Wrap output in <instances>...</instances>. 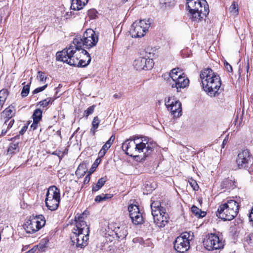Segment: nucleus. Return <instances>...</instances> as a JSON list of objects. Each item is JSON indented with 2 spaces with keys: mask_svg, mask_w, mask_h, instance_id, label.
<instances>
[{
  "mask_svg": "<svg viewBox=\"0 0 253 253\" xmlns=\"http://www.w3.org/2000/svg\"><path fill=\"white\" fill-rule=\"evenodd\" d=\"M56 57L58 61L78 67H85L91 61V57L86 50L72 44L57 52Z\"/></svg>",
  "mask_w": 253,
  "mask_h": 253,
  "instance_id": "nucleus-1",
  "label": "nucleus"
},
{
  "mask_svg": "<svg viewBox=\"0 0 253 253\" xmlns=\"http://www.w3.org/2000/svg\"><path fill=\"white\" fill-rule=\"evenodd\" d=\"M86 217L84 213L75 217V226L72 230L70 238L73 244L78 248L83 249L86 246L89 239V227L84 221Z\"/></svg>",
  "mask_w": 253,
  "mask_h": 253,
  "instance_id": "nucleus-2",
  "label": "nucleus"
},
{
  "mask_svg": "<svg viewBox=\"0 0 253 253\" xmlns=\"http://www.w3.org/2000/svg\"><path fill=\"white\" fill-rule=\"evenodd\" d=\"M204 90L210 96H218L221 92L220 77L210 68L201 71L200 75Z\"/></svg>",
  "mask_w": 253,
  "mask_h": 253,
  "instance_id": "nucleus-3",
  "label": "nucleus"
},
{
  "mask_svg": "<svg viewBox=\"0 0 253 253\" xmlns=\"http://www.w3.org/2000/svg\"><path fill=\"white\" fill-rule=\"evenodd\" d=\"M151 213L154 222L159 228H164L168 224L169 216L167 212L168 206L164 204L163 196L155 195L151 199Z\"/></svg>",
  "mask_w": 253,
  "mask_h": 253,
  "instance_id": "nucleus-4",
  "label": "nucleus"
},
{
  "mask_svg": "<svg viewBox=\"0 0 253 253\" xmlns=\"http://www.w3.org/2000/svg\"><path fill=\"white\" fill-rule=\"evenodd\" d=\"M186 6L193 21L199 22L205 19L210 12L206 0H187Z\"/></svg>",
  "mask_w": 253,
  "mask_h": 253,
  "instance_id": "nucleus-5",
  "label": "nucleus"
},
{
  "mask_svg": "<svg viewBox=\"0 0 253 253\" xmlns=\"http://www.w3.org/2000/svg\"><path fill=\"white\" fill-rule=\"evenodd\" d=\"M239 208L240 205L237 201L228 200L226 203L219 205L216 215L223 221H230L237 215Z\"/></svg>",
  "mask_w": 253,
  "mask_h": 253,
  "instance_id": "nucleus-6",
  "label": "nucleus"
},
{
  "mask_svg": "<svg viewBox=\"0 0 253 253\" xmlns=\"http://www.w3.org/2000/svg\"><path fill=\"white\" fill-rule=\"evenodd\" d=\"M99 33L91 29H87L83 34V37H76L70 44L80 48L90 49L95 46L98 41Z\"/></svg>",
  "mask_w": 253,
  "mask_h": 253,
  "instance_id": "nucleus-7",
  "label": "nucleus"
},
{
  "mask_svg": "<svg viewBox=\"0 0 253 253\" xmlns=\"http://www.w3.org/2000/svg\"><path fill=\"white\" fill-rule=\"evenodd\" d=\"M45 222L46 220L43 215H32L25 221L23 227L26 233L33 234L43 227Z\"/></svg>",
  "mask_w": 253,
  "mask_h": 253,
  "instance_id": "nucleus-8",
  "label": "nucleus"
},
{
  "mask_svg": "<svg viewBox=\"0 0 253 253\" xmlns=\"http://www.w3.org/2000/svg\"><path fill=\"white\" fill-rule=\"evenodd\" d=\"M194 239L192 232H184L178 236L173 243V247L177 253H185L190 249V242Z\"/></svg>",
  "mask_w": 253,
  "mask_h": 253,
  "instance_id": "nucleus-9",
  "label": "nucleus"
},
{
  "mask_svg": "<svg viewBox=\"0 0 253 253\" xmlns=\"http://www.w3.org/2000/svg\"><path fill=\"white\" fill-rule=\"evenodd\" d=\"M60 201V190L55 186L49 187L46 194L45 206L51 211L56 210Z\"/></svg>",
  "mask_w": 253,
  "mask_h": 253,
  "instance_id": "nucleus-10",
  "label": "nucleus"
},
{
  "mask_svg": "<svg viewBox=\"0 0 253 253\" xmlns=\"http://www.w3.org/2000/svg\"><path fill=\"white\" fill-rule=\"evenodd\" d=\"M205 248L209 251L221 250L225 246V241L215 233H208L203 241Z\"/></svg>",
  "mask_w": 253,
  "mask_h": 253,
  "instance_id": "nucleus-11",
  "label": "nucleus"
},
{
  "mask_svg": "<svg viewBox=\"0 0 253 253\" xmlns=\"http://www.w3.org/2000/svg\"><path fill=\"white\" fill-rule=\"evenodd\" d=\"M135 137L133 136L129 139H126L122 144V148L125 153L131 157H135L137 155H135L136 152H142V149L144 146L142 143H136L135 142Z\"/></svg>",
  "mask_w": 253,
  "mask_h": 253,
  "instance_id": "nucleus-12",
  "label": "nucleus"
},
{
  "mask_svg": "<svg viewBox=\"0 0 253 253\" xmlns=\"http://www.w3.org/2000/svg\"><path fill=\"white\" fill-rule=\"evenodd\" d=\"M150 26V23L145 19L136 21L131 25L130 33L132 37L141 38L143 37Z\"/></svg>",
  "mask_w": 253,
  "mask_h": 253,
  "instance_id": "nucleus-13",
  "label": "nucleus"
},
{
  "mask_svg": "<svg viewBox=\"0 0 253 253\" xmlns=\"http://www.w3.org/2000/svg\"><path fill=\"white\" fill-rule=\"evenodd\" d=\"M165 105L173 117H179L181 115V104L174 97H169L167 101L165 100Z\"/></svg>",
  "mask_w": 253,
  "mask_h": 253,
  "instance_id": "nucleus-14",
  "label": "nucleus"
},
{
  "mask_svg": "<svg viewBox=\"0 0 253 253\" xmlns=\"http://www.w3.org/2000/svg\"><path fill=\"white\" fill-rule=\"evenodd\" d=\"M108 229L112 231V235L113 233L119 240H123L126 238L128 234L127 227L125 224H119L113 222L109 224Z\"/></svg>",
  "mask_w": 253,
  "mask_h": 253,
  "instance_id": "nucleus-15",
  "label": "nucleus"
},
{
  "mask_svg": "<svg viewBox=\"0 0 253 253\" xmlns=\"http://www.w3.org/2000/svg\"><path fill=\"white\" fill-rule=\"evenodd\" d=\"M253 159V156L248 149L240 152L237 155L236 163L240 169H246Z\"/></svg>",
  "mask_w": 253,
  "mask_h": 253,
  "instance_id": "nucleus-16",
  "label": "nucleus"
},
{
  "mask_svg": "<svg viewBox=\"0 0 253 253\" xmlns=\"http://www.w3.org/2000/svg\"><path fill=\"white\" fill-rule=\"evenodd\" d=\"M154 65V61L151 58L139 57L134 60L133 66L138 71L151 70Z\"/></svg>",
  "mask_w": 253,
  "mask_h": 253,
  "instance_id": "nucleus-17",
  "label": "nucleus"
},
{
  "mask_svg": "<svg viewBox=\"0 0 253 253\" xmlns=\"http://www.w3.org/2000/svg\"><path fill=\"white\" fill-rule=\"evenodd\" d=\"M171 83L172 88H175L177 92H180L182 89L189 86V80L184 73L183 75H179L178 77L172 81Z\"/></svg>",
  "mask_w": 253,
  "mask_h": 253,
  "instance_id": "nucleus-18",
  "label": "nucleus"
},
{
  "mask_svg": "<svg viewBox=\"0 0 253 253\" xmlns=\"http://www.w3.org/2000/svg\"><path fill=\"white\" fill-rule=\"evenodd\" d=\"M140 143H142L144 145V146L142 149V152L145 149L146 150L144 153V157L145 158L148 157L152 153L156 146V143L153 142L146 137H144V139H142V142H140Z\"/></svg>",
  "mask_w": 253,
  "mask_h": 253,
  "instance_id": "nucleus-19",
  "label": "nucleus"
},
{
  "mask_svg": "<svg viewBox=\"0 0 253 253\" xmlns=\"http://www.w3.org/2000/svg\"><path fill=\"white\" fill-rule=\"evenodd\" d=\"M16 109L15 106L13 104L9 105L1 113V118H3L4 121V124H6L7 121L15 116Z\"/></svg>",
  "mask_w": 253,
  "mask_h": 253,
  "instance_id": "nucleus-20",
  "label": "nucleus"
},
{
  "mask_svg": "<svg viewBox=\"0 0 253 253\" xmlns=\"http://www.w3.org/2000/svg\"><path fill=\"white\" fill-rule=\"evenodd\" d=\"M19 135H17L16 136L11 138V140L12 142L10 143L9 145V146L7 150V155H9L10 156H12L15 154L18 153L20 151L19 148V141H15V140L17 138H19Z\"/></svg>",
  "mask_w": 253,
  "mask_h": 253,
  "instance_id": "nucleus-21",
  "label": "nucleus"
},
{
  "mask_svg": "<svg viewBox=\"0 0 253 253\" xmlns=\"http://www.w3.org/2000/svg\"><path fill=\"white\" fill-rule=\"evenodd\" d=\"M115 139V135L113 134L110 137L109 140L103 145L102 148L98 153V156H99L100 158H103L105 156L108 149L113 143Z\"/></svg>",
  "mask_w": 253,
  "mask_h": 253,
  "instance_id": "nucleus-22",
  "label": "nucleus"
},
{
  "mask_svg": "<svg viewBox=\"0 0 253 253\" xmlns=\"http://www.w3.org/2000/svg\"><path fill=\"white\" fill-rule=\"evenodd\" d=\"M220 186L224 192L233 189L235 187V181L229 178H225L221 182Z\"/></svg>",
  "mask_w": 253,
  "mask_h": 253,
  "instance_id": "nucleus-23",
  "label": "nucleus"
},
{
  "mask_svg": "<svg viewBox=\"0 0 253 253\" xmlns=\"http://www.w3.org/2000/svg\"><path fill=\"white\" fill-rule=\"evenodd\" d=\"M88 0H72L71 8L75 10H79L87 3Z\"/></svg>",
  "mask_w": 253,
  "mask_h": 253,
  "instance_id": "nucleus-24",
  "label": "nucleus"
},
{
  "mask_svg": "<svg viewBox=\"0 0 253 253\" xmlns=\"http://www.w3.org/2000/svg\"><path fill=\"white\" fill-rule=\"evenodd\" d=\"M107 180V178L106 176L99 178L96 184L92 185V192L94 193L98 191L105 184Z\"/></svg>",
  "mask_w": 253,
  "mask_h": 253,
  "instance_id": "nucleus-25",
  "label": "nucleus"
},
{
  "mask_svg": "<svg viewBox=\"0 0 253 253\" xmlns=\"http://www.w3.org/2000/svg\"><path fill=\"white\" fill-rule=\"evenodd\" d=\"M15 122L14 119H11L9 121H7L6 124H3L0 136L5 135L7 131L12 127Z\"/></svg>",
  "mask_w": 253,
  "mask_h": 253,
  "instance_id": "nucleus-26",
  "label": "nucleus"
},
{
  "mask_svg": "<svg viewBox=\"0 0 253 253\" xmlns=\"http://www.w3.org/2000/svg\"><path fill=\"white\" fill-rule=\"evenodd\" d=\"M100 120L97 116L93 118L91 123V127L90 129V133L93 135L95 136L96 132L97 131V129L99 126Z\"/></svg>",
  "mask_w": 253,
  "mask_h": 253,
  "instance_id": "nucleus-27",
  "label": "nucleus"
},
{
  "mask_svg": "<svg viewBox=\"0 0 253 253\" xmlns=\"http://www.w3.org/2000/svg\"><path fill=\"white\" fill-rule=\"evenodd\" d=\"M9 95V91L7 89L3 88L0 90V108L3 107L5 101Z\"/></svg>",
  "mask_w": 253,
  "mask_h": 253,
  "instance_id": "nucleus-28",
  "label": "nucleus"
},
{
  "mask_svg": "<svg viewBox=\"0 0 253 253\" xmlns=\"http://www.w3.org/2000/svg\"><path fill=\"white\" fill-rule=\"evenodd\" d=\"M191 210L192 213L197 218H203L207 214V212L206 211H202L200 209L198 208L195 205L192 206Z\"/></svg>",
  "mask_w": 253,
  "mask_h": 253,
  "instance_id": "nucleus-29",
  "label": "nucleus"
},
{
  "mask_svg": "<svg viewBox=\"0 0 253 253\" xmlns=\"http://www.w3.org/2000/svg\"><path fill=\"white\" fill-rule=\"evenodd\" d=\"M113 194H101L95 197L94 201L97 203H100L111 199L113 197Z\"/></svg>",
  "mask_w": 253,
  "mask_h": 253,
  "instance_id": "nucleus-30",
  "label": "nucleus"
},
{
  "mask_svg": "<svg viewBox=\"0 0 253 253\" xmlns=\"http://www.w3.org/2000/svg\"><path fill=\"white\" fill-rule=\"evenodd\" d=\"M184 73L183 71L179 68H174L170 71L169 73V76L172 80V81L178 77V76L181 75H183Z\"/></svg>",
  "mask_w": 253,
  "mask_h": 253,
  "instance_id": "nucleus-31",
  "label": "nucleus"
},
{
  "mask_svg": "<svg viewBox=\"0 0 253 253\" xmlns=\"http://www.w3.org/2000/svg\"><path fill=\"white\" fill-rule=\"evenodd\" d=\"M128 211L130 217L141 213L138 206L135 205H129L128 207Z\"/></svg>",
  "mask_w": 253,
  "mask_h": 253,
  "instance_id": "nucleus-32",
  "label": "nucleus"
},
{
  "mask_svg": "<svg viewBox=\"0 0 253 253\" xmlns=\"http://www.w3.org/2000/svg\"><path fill=\"white\" fill-rule=\"evenodd\" d=\"M56 98L48 97L45 99L40 101L38 105L44 108L48 106L50 104H52Z\"/></svg>",
  "mask_w": 253,
  "mask_h": 253,
  "instance_id": "nucleus-33",
  "label": "nucleus"
},
{
  "mask_svg": "<svg viewBox=\"0 0 253 253\" xmlns=\"http://www.w3.org/2000/svg\"><path fill=\"white\" fill-rule=\"evenodd\" d=\"M130 217L132 223L135 225L140 224L143 222V218L141 213Z\"/></svg>",
  "mask_w": 253,
  "mask_h": 253,
  "instance_id": "nucleus-34",
  "label": "nucleus"
},
{
  "mask_svg": "<svg viewBox=\"0 0 253 253\" xmlns=\"http://www.w3.org/2000/svg\"><path fill=\"white\" fill-rule=\"evenodd\" d=\"M42 111L40 109H36L33 114V120L40 122L42 118Z\"/></svg>",
  "mask_w": 253,
  "mask_h": 253,
  "instance_id": "nucleus-35",
  "label": "nucleus"
},
{
  "mask_svg": "<svg viewBox=\"0 0 253 253\" xmlns=\"http://www.w3.org/2000/svg\"><path fill=\"white\" fill-rule=\"evenodd\" d=\"M86 170L87 169L84 167V165L80 164L78 166L75 173L77 176L82 177L85 174Z\"/></svg>",
  "mask_w": 253,
  "mask_h": 253,
  "instance_id": "nucleus-36",
  "label": "nucleus"
},
{
  "mask_svg": "<svg viewBox=\"0 0 253 253\" xmlns=\"http://www.w3.org/2000/svg\"><path fill=\"white\" fill-rule=\"evenodd\" d=\"M30 84L31 83H29V84L25 85L23 86L21 92V95L22 97H25L29 94L30 88Z\"/></svg>",
  "mask_w": 253,
  "mask_h": 253,
  "instance_id": "nucleus-37",
  "label": "nucleus"
},
{
  "mask_svg": "<svg viewBox=\"0 0 253 253\" xmlns=\"http://www.w3.org/2000/svg\"><path fill=\"white\" fill-rule=\"evenodd\" d=\"M97 11L95 9H90L88 10L87 15L90 19H95L97 17Z\"/></svg>",
  "mask_w": 253,
  "mask_h": 253,
  "instance_id": "nucleus-38",
  "label": "nucleus"
},
{
  "mask_svg": "<svg viewBox=\"0 0 253 253\" xmlns=\"http://www.w3.org/2000/svg\"><path fill=\"white\" fill-rule=\"evenodd\" d=\"M188 182L191 187L193 188V190H194L195 191L198 190L199 186L195 180L191 178L190 179H189Z\"/></svg>",
  "mask_w": 253,
  "mask_h": 253,
  "instance_id": "nucleus-39",
  "label": "nucleus"
},
{
  "mask_svg": "<svg viewBox=\"0 0 253 253\" xmlns=\"http://www.w3.org/2000/svg\"><path fill=\"white\" fill-rule=\"evenodd\" d=\"M230 11L235 15L238 14V4L235 2H233L230 7Z\"/></svg>",
  "mask_w": 253,
  "mask_h": 253,
  "instance_id": "nucleus-40",
  "label": "nucleus"
},
{
  "mask_svg": "<svg viewBox=\"0 0 253 253\" xmlns=\"http://www.w3.org/2000/svg\"><path fill=\"white\" fill-rule=\"evenodd\" d=\"M95 107V106L94 105L89 106L86 110L84 111V116L87 118L89 115L93 113Z\"/></svg>",
  "mask_w": 253,
  "mask_h": 253,
  "instance_id": "nucleus-41",
  "label": "nucleus"
},
{
  "mask_svg": "<svg viewBox=\"0 0 253 253\" xmlns=\"http://www.w3.org/2000/svg\"><path fill=\"white\" fill-rule=\"evenodd\" d=\"M47 84H46L42 86L37 87L35 89H34L32 93L33 94H35L40 92H42L43 90H44L47 87Z\"/></svg>",
  "mask_w": 253,
  "mask_h": 253,
  "instance_id": "nucleus-42",
  "label": "nucleus"
},
{
  "mask_svg": "<svg viewBox=\"0 0 253 253\" xmlns=\"http://www.w3.org/2000/svg\"><path fill=\"white\" fill-rule=\"evenodd\" d=\"M38 74V77L39 78L40 81H45L47 77L45 76V74L43 72H42V71H39Z\"/></svg>",
  "mask_w": 253,
  "mask_h": 253,
  "instance_id": "nucleus-43",
  "label": "nucleus"
},
{
  "mask_svg": "<svg viewBox=\"0 0 253 253\" xmlns=\"http://www.w3.org/2000/svg\"><path fill=\"white\" fill-rule=\"evenodd\" d=\"M52 155L58 156L60 160H61L63 158V155L62 154V151L60 150H56L52 153Z\"/></svg>",
  "mask_w": 253,
  "mask_h": 253,
  "instance_id": "nucleus-44",
  "label": "nucleus"
},
{
  "mask_svg": "<svg viewBox=\"0 0 253 253\" xmlns=\"http://www.w3.org/2000/svg\"><path fill=\"white\" fill-rule=\"evenodd\" d=\"M247 242L251 246H253V233H250L247 238Z\"/></svg>",
  "mask_w": 253,
  "mask_h": 253,
  "instance_id": "nucleus-45",
  "label": "nucleus"
},
{
  "mask_svg": "<svg viewBox=\"0 0 253 253\" xmlns=\"http://www.w3.org/2000/svg\"><path fill=\"white\" fill-rule=\"evenodd\" d=\"M39 122V121L33 120V123L30 126V129L33 131L36 130L38 128Z\"/></svg>",
  "mask_w": 253,
  "mask_h": 253,
  "instance_id": "nucleus-46",
  "label": "nucleus"
},
{
  "mask_svg": "<svg viewBox=\"0 0 253 253\" xmlns=\"http://www.w3.org/2000/svg\"><path fill=\"white\" fill-rule=\"evenodd\" d=\"M224 65L226 69L228 72H232L233 71L232 67L227 61L224 62Z\"/></svg>",
  "mask_w": 253,
  "mask_h": 253,
  "instance_id": "nucleus-47",
  "label": "nucleus"
},
{
  "mask_svg": "<svg viewBox=\"0 0 253 253\" xmlns=\"http://www.w3.org/2000/svg\"><path fill=\"white\" fill-rule=\"evenodd\" d=\"M28 126V123L25 124L24 126L21 128V129L19 131V134L21 135H23L27 130Z\"/></svg>",
  "mask_w": 253,
  "mask_h": 253,
  "instance_id": "nucleus-48",
  "label": "nucleus"
},
{
  "mask_svg": "<svg viewBox=\"0 0 253 253\" xmlns=\"http://www.w3.org/2000/svg\"><path fill=\"white\" fill-rule=\"evenodd\" d=\"M90 173L87 174L84 177V185L85 184H87L89 183V181H90Z\"/></svg>",
  "mask_w": 253,
  "mask_h": 253,
  "instance_id": "nucleus-49",
  "label": "nucleus"
},
{
  "mask_svg": "<svg viewBox=\"0 0 253 253\" xmlns=\"http://www.w3.org/2000/svg\"><path fill=\"white\" fill-rule=\"evenodd\" d=\"M38 246H35L32 249L29 250L25 253H35V252L37 250Z\"/></svg>",
  "mask_w": 253,
  "mask_h": 253,
  "instance_id": "nucleus-50",
  "label": "nucleus"
},
{
  "mask_svg": "<svg viewBox=\"0 0 253 253\" xmlns=\"http://www.w3.org/2000/svg\"><path fill=\"white\" fill-rule=\"evenodd\" d=\"M248 171L251 174L253 175V162L251 164L250 166L248 168Z\"/></svg>",
  "mask_w": 253,
  "mask_h": 253,
  "instance_id": "nucleus-51",
  "label": "nucleus"
},
{
  "mask_svg": "<svg viewBox=\"0 0 253 253\" xmlns=\"http://www.w3.org/2000/svg\"><path fill=\"white\" fill-rule=\"evenodd\" d=\"M123 94L122 93H115L114 94L113 97L115 99H120L122 97Z\"/></svg>",
  "mask_w": 253,
  "mask_h": 253,
  "instance_id": "nucleus-52",
  "label": "nucleus"
},
{
  "mask_svg": "<svg viewBox=\"0 0 253 253\" xmlns=\"http://www.w3.org/2000/svg\"><path fill=\"white\" fill-rule=\"evenodd\" d=\"M68 152V149L67 148H65L62 151V154L63 155V157L65 155H67Z\"/></svg>",
  "mask_w": 253,
  "mask_h": 253,
  "instance_id": "nucleus-53",
  "label": "nucleus"
},
{
  "mask_svg": "<svg viewBox=\"0 0 253 253\" xmlns=\"http://www.w3.org/2000/svg\"><path fill=\"white\" fill-rule=\"evenodd\" d=\"M101 158H100L99 156H98V158L96 159L94 164H96L97 166L101 162Z\"/></svg>",
  "mask_w": 253,
  "mask_h": 253,
  "instance_id": "nucleus-54",
  "label": "nucleus"
},
{
  "mask_svg": "<svg viewBox=\"0 0 253 253\" xmlns=\"http://www.w3.org/2000/svg\"><path fill=\"white\" fill-rule=\"evenodd\" d=\"M227 141L225 139H224L222 142V148L224 147V145L226 144Z\"/></svg>",
  "mask_w": 253,
  "mask_h": 253,
  "instance_id": "nucleus-55",
  "label": "nucleus"
},
{
  "mask_svg": "<svg viewBox=\"0 0 253 253\" xmlns=\"http://www.w3.org/2000/svg\"><path fill=\"white\" fill-rule=\"evenodd\" d=\"M249 68H250L249 63V62H248L247 64V66H246V70H247V72H248Z\"/></svg>",
  "mask_w": 253,
  "mask_h": 253,
  "instance_id": "nucleus-56",
  "label": "nucleus"
},
{
  "mask_svg": "<svg viewBox=\"0 0 253 253\" xmlns=\"http://www.w3.org/2000/svg\"><path fill=\"white\" fill-rule=\"evenodd\" d=\"M164 3L166 5V2H164Z\"/></svg>",
  "mask_w": 253,
  "mask_h": 253,
  "instance_id": "nucleus-57",
  "label": "nucleus"
},
{
  "mask_svg": "<svg viewBox=\"0 0 253 253\" xmlns=\"http://www.w3.org/2000/svg\"><path fill=\"white\" fill-rule=\"evenodd\" d=\"M125 1H127L128 0H124Z\"/></svg>",
  "mask_w": 253,
  "mask_h": 253,
  "instance_id": "nucleus-58",
  "label": "nucleus"
}]
</instances>
